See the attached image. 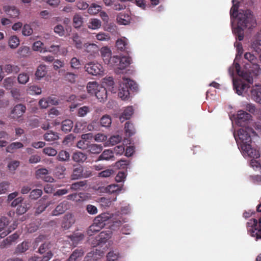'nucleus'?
Listing matches in <instances>:
<instances>
[{
	"label": "nucleus",
	"instance_id": "f257e3e1",
	"mask_svg": "<svg viewBox=\"0 0 261 261\" xmlns=\"http://www.w3.org/2000/svg\"><path fill=\"white\" fill-rule=\"evenodd\" d=\"M232 7L230 11L231 17V24L232 32L236 35L239 40L243 39V29H250L255 27L256 19L250 10H240L237 14L239 5L236 0H232Z\"/></svg>",
	"mask_w": 261,
	"mask_h": 261
},
{
	"label": "nucleus",
	"instance_id": "f03ea898",
	"mask_svg": "<svg viewBox=\"0 0 261 261\" xmlns=\"http://www.w3.org/2000/svg\"><path fill=\"white\" fill-rule=\"evenodd\" d=\"M254 132L251 128L245 127L240 128L233 136L243 155L245 158H258L260 153L252 145L251 134Z\"/></svg>",
	"mask_w": 261,
	"mask_h": 261
},
{
	"label": "nucleus",
	"instance_id": "7ed1b4c3",
	"mask_svg": "<svg viewBox=\"0 0 261 261\" xmlns=\"http://www.w3.org/2000/svg\"><path fill=\"white\" fill-rule=\"evenodd\" d=\"M128 88L136 91L138 89V85L134 81L123 77L120 82L118 92L119 97L122 100H126L129 97Z\"/></svg>",
	"mask_w": 261,
	"mask_h": 261
},
{
	"label": "nucleus",
	"instance_id": "20e7f679",
	"mask_svg": "<svg viewBox=\"0 0 261 261\" xmlns=\"http://www.w3.org/2000/svg\"><path fill=\"white\" fill-rule=\"evenodd\" d=\"M237 50L238 51L237 54L236 55V58L234 61L233 64L229 67L228 69V72L229 75L232 77L233 76L234 71H236L237 74L240 76L243 77L244 79H246V80L248 81L249 83H252L253 82V80L251 77L247 78L246 76L245 75V74L241 70V67L239 63H237L236 61L238 60L239 57H240L241 55L243 53V47H242V49H237Z\"/></svg>",
	"mask_w": 261,
	"mask_h": 261
},
{
	"label": "nucleus",
	"instance_id": "39448f33",
	"mask_svg": "<svg viewBox=\"0 0 261 261\" xmlns=\"http://www.w3.org/2000/svg\"><path fill=\"white\" fill-rule=\"evenodd\" d=\"M257 225V221L255 219H250L247 223L248 232L252 237H255L256 240L261 239V229H258Z\"/></svg>",
	"mask_w": 261,
	"mask_h": 261
},
{
	"label": "nucleus",
	"instance_id": "423d86ee",
	"mask_svg": "<svg viewBox=\"0 0 261 261\" xmlns=\"http://www.w3.org/2000/svg\"><path fill=\"white\" fill-rule=\"evenodd\" d=\"M86 71L93 75H102L103 73L102 66L97 63L91 62L86 65Z\"/></svg>",
	"mask_w": 261,
	"mask_h": 261
},
{
	"label": "nucleus",
	"instance_id": "0eeeda50",
	"mask_svg": "<svg viewBox=\"0 0 261 261\" xmlns=\"http://www.w3.org/2000/svg\"><path fill=\"white\" fill-rule=\"evenodd\" d=\"M33 49L35 51H39L40 52L49 51L56 53L59 51V46L58 45H51L47 48L46 46H44V44L42 42L37 41L34 43Z\"/></svg>",
	"mask_w": 261,
	"mask_h": 261
},
{
	"label": "nucleus",
	"instance_id": "6e6552de",
	"mask_svg": "<svg viewBox=\"0 0 261 261\" xmlns=\"http://www.w3.org/2000/svg\"><path fill=\"white\" fill-rule=\"evenodd\" d=\"M233 88L236 93L239 95H244L247 92L249 86L248 84L244 83L240 80L232 79Z\"/></svg>",
	"mask_w": 261,
	"mask_h": 261
},
{
	"label": "nucleus",
	"instance_id": "1a4fd4ad",
	"mask_svg": "<svg viewBox=\"0 0 261 261\" xmlns=\"http://www.w3.org/2000/svg\"><path fill=\"white\" fill-rule=\"evenodd\" d=\"M251 117V116L249 114L244 111L240 110L238 112L237 115L234 118L235 122L237 125L243 126L250 119Z\"/></svg>",
	"mask_w": 261,
	"mask_h": 261
},
{
	"label": "nucleus",
	"instance_id": "9d476101",
	"mask_svg": "<svg viewBox=\"0 0 261 261\" xmlns=\"http://www.w3.org/2000/svg\"><path fill=\"white\" fill-rule=\"evenodd\" d=\"M36 177L37 179H41L46 182H53L54 178L48 175V171L46 168H41L36 171Z\"/></svg>",
	"mask_w": 261,
	"mask_h": 261
},
{
	"label": "nucleus",
	"instance_id": "9b49d317",
	"mask_svg": "<svg viewBox=\"0 0 261 261\" xmlns=\"http://www.w3.org/2000/svg\"><path fill=\"white\" fill-rule=\"evenodd\" d=\"M26 107L22 104L16 105L12 110L11 114L13 119H18L21 117L25 113Z\"/></svg>",
	"mask_w": 261,
	"mask_h": 261
},
{
	"label": "nucleus",
	"instance_id": "f8f14e48",
	"mask_svg": "<svg viewBox=\"0 0 261 261\" xmlns=\"http://www.w3.org/2000/svg\"><path fill=\"white\" fill-rule=\"evenodd\" d=\"M251 98L259 103L261 104V86L255 85L251 90Z\"/></svg>",
	"mask_w": 261,
	"mask_h": 261
},
{
	"label": "nucleus",
	"instance_id": "ddd939ff",
	"mask_svg": "<svg viewBox=\"0 0 261 261\" xmlns=\"http://www.w3.org/2000/svg\"><path fill=\"white\" fill-rule=\"evenodd\" d=\"M67 198L75 202H81L88 200L89 196L87 194L84 193H75L68 195Z\"/></svg>",
	"mask_w": 261,
	"mask_h": 261
},
{
	"label": "nucleus",
	"instance_id": "4468645a",
	"mask_svg": "<svg viewBox=\"0 0 261 261\" xmlns=\"http://www.w3.org/2000/svg\"><path fill=\"white\" fill-rule=\"evenodd\" d=\"M111 218V215L109 213H102L97 216L94 220L95 224H99L101 227H104L108 221Z\"/></svg>",
	"mask_w": 261,
	"mask_h": 261
},
{
	"label": "nucleus",
	"instance_id": "2eb2a0df",
	"mask_svg": "<svg viewBox=\"0 0 261 261\" xmlns=\"http://www.w3.org/2000/svg\"><path fill=\"white\" fill-rule=\"evenodd\" d=\"M120 64L116 70V73L119 74L121 73V71L124 69L131 63V59L128 57H123L120 58Z\"/></svg>",
	"mask_w": 261,
	"mask_h": 261
},
{
	"label": "nucleus",
	"instance_id": "dca6fc26",
	"mask_svg": "<svg viewBox=\"0 0 261 261\" xmlns=\"http://www.w3.org/2000/svg\"><path fill=\"white\" fill-rule=\"evenodd\" d=\"M6 14L11 17L16 18L19 15V11L14 6H5L3 8Z\"/></svg>",
	"mask_w": 261,
	"mask_h": 261
},
{
	"label": "nucleus",
	"instance_id": "f3484780",
	"mask_svg": "<svg viewBox=\"0 0 261 261\" xmlns=\"http://www.w3.org/2000/svg\"><path fill=\"white\" fill-rule=\"evenodd\" d=\"M20 67L16 65L6 64L4 66V71L7 74H16L20 71Z\"/></svg>",
	"mask_w": 261,
	"mask_h": 261
},
{
	"label": "nucleus",
	"instance_id": "a211bd4d",
	"mask_svg": "<svg viewBox=\"0 0 261 261\" xmlns=\"http://www.w3.org/2000/svg\"><path fill=\"white\" fill-rule=\"evenodd\" d=\"M102 84L104 87L107 88L112 92L115 93L116 89L114 87V82L113 79L111 76L106 77L103 79Z\"/></svg>",
	"mask_w": 261,
	"mask_h": 261
},
{
	"label": "nucleus",
	"instance_id": "6ab92c4d",
	"mask_svg": "<svg viewBox=\"0 0 261 261\" xmlns=\"http://www.w3.org/2000/svg\"><path fill=\"white\" fill-rule=\"evenodd\" d=\"M19 237V234L17 232H15L13 234L9 236L6 239L4 240L0 245L1 248H5L7 246L11 244L12 243L15 242Z\"/></svg>",
	"mask_w": 261,
	"mask_h": 261
},
{
	"label": "nucleus",
	"instance_id": "aec40b11",
	"mask_svg": "<svg viewBox=\"0 0 261 261\" xmlns=\"http://www.w3.org/2000/svg\"><path fill=\"white\" fill-rule=\"evenodd\" d=\"M84 47L85 51L92 56L95 57L98 54L99 48L95 44H85Z\"/></svg>",
	"mask_w": 261,
	"mask_h": 261
},
{
	"label": "nucleus",
	"instance_id": "412c9836",
	"mask_svg": "<svg viewBox=\"0 0 261 261\" xmlns=\"http://www.w3.org/2000/svg\"><path fill=\"white\" fill-rule=\"evenodd\" d=\"M95 95L99 101H104L107 98V91L106 88L102 86L98 87L97 91L95 92Z\"/></svg>",
	"mask_w": 261,
	"mask_h": 261
},
{
	"label": "nucleus",
	"instance_id": "4be33fe9",
	"mask_svg": "<svg viewBox=\"0 0 261 261\" xmlns=\"http://www.w3.org/2000/svg\"><path fill=\"white\" fill-rule=\"evenodd\" d=\"M68 239L70 240V241L68 240V241H69V243H70V241H71L72 245L75 246L80 241L83 240L84 235L81 232H77L71 236H68Z\"/></svg>",
	"mask_w": 261,
	"mask_h": 261
},
{
	"label": "nucleus",
	"instance_id": "5701e85b",
	"mask_svg": "<svg viewBox=\"0 0 261 261\" xmlns=\"http://www.w3.org/2000/svg\"><path fill=\"white\" fill-rule=\"evenodd\" d=\"M100 51L104 62L106 64L109 62V60L112 57V51L110 48L107 46H104L101 47Z\"/></svg>",
	"mask_w": 261,
	"mask_h": 261
},
{
	"label": "nucleus",
	"instance_id": "b1692460",
	"mask_svg": "<svg viewBox=\"0 0 261 261\" xmlns=\"http://www.w3.org/2000/svg\"><path fill=\"white\" fill-rule=\"evenodd\" d=\"M114 158V152L111 149H106L99 156L98 161L106 160L109 161Z\"/></svg>",
	"mask_w": 261,
	"mask_h": 261
},
{
	"label": "nucleus",
	"instance_id": "393cba45",
	"mask_svg": "<svg viewBox=\"0 0 261 261\" xmlns=\"http://www.w3.org/2000/svg\"><path fill=\"white\" fill-rule=\"evenodd\" d=\"M122 140V137L119 135H113L111 136L108 141L105 143V146H110L115 145L120 142Z\"/></svg>",
	"mask_w": 261,
	"mask_h": 261
},
{
	"label": "nucleus",
	"instance_id": "a878e982",
	"mask_svg": "<svg viewBox=\"0 0 261 261\" xmlns=\"http://www.w3.org/2000/svg\"><path fill=\"white\" fill-rule=\"evenodd\" d=\"M134 112L132 107H126L124 110L122 115L120 116L119 119L121 122L127 120L130 118Z\"/></svg>",
	"mask_w": 261,
	"mask_h": 261
},
{
	"label": "nucleus",
	"instance_id": "bb28decb",
	"mask_svg": "<svg viewBox=\"0 0 261 261\" xmlns=\"http://www.w3.org/2000/svg\"><path fill=\"white\" fill-rule=\"evenodd\" d=\"M117 20L120 24L126 25L129 23L130 17L128 14L121 13L117 16Z\"/></svg>",
	"mask_w": 261,
	"mask_h": 261
},
{
	"label": "nucleus",
	"instance_id": "cd10ccee",
	"mask_svg": "<svg viewBox=\"0 0 261 261\" xmlns=\"http://www.w3.org/2000/svg\"><path fill=\"white\" fill-rule=\"evenodd\" d=\"M23 147V144L20 142H13L9 144L6 148V152L13 153L16 150Z\"/></svg>",
	"mask_w": 261,
	"mask_h": 261
},
{
	"label": "nucleus",
	"instance_id": "c85d7f7f",
	"mask_svg": "<svg viewBox=\"0 0 261 261\" xmlns=\"http://www.w3.org/2000/svg\"><path fill=\"white\" fill-rule=\"evenodd\" d=\"M83 167L81 166L74 167L71 175V179L76 180L82 178Z\"/></svg>",
	"mask_w": 261,
	"mask_h": 261
},
{
	"label": "nucleus",
	"instance_id": "c756f323",
	"mask_svg": "<svg viewBox=\"0 0 261 261\" xmlns=\"http://www.w3.org/2000/svg\"><path fill=\"white\" fill-rule=\"evenodd\" d=\"M101 26V21L97 18H91L89 20L88 27L92 30H96L99 29Z\"/></svg>",
	"mask_w": 261,
	"mask_h": 261
},
{
	"label": "nucleus",
	"instance_id": "7c9ffc66",
	"mask_svg": "<svg viewBox=\"0 0 261 261\" xmlns=\"http://www.w3.org/2000/svg\"><path fill=\"white\" fill-rule=\"evenodd\" d=\"M38 204L39 205L35 211V215H38L43 212L50 205V202L45 203L44 200L41 199L39 201Z\"/></svg>",
	"mask_w": 261,
	"mask_h": 261
},
{
	"label": "nucleus",
	"instance_id": "2f4dec72",
	"mask_svg": "<svg viewBox=\"0 0 261 261\" xmlns=\"http://www.w3.org/2000/svg\"><path fill=\"white\" fill-rule=\"evenodd\" d=\"M47 73L46 67L45 65H40L39 66L35 72L36 77L39 80L44 77Z\"/></svg>",
	"mask_w": 261,
	"mask_h": 261
},
{
	"label": "nucleus",
	"instance_id": "473e14b6",
	"mask_svg": "<svg viewBox=\"0 0 261 261\" xmlns=\"http://www.w3.org/2000/svg\"><path fill=\"white\" fill-rule=\"evenodd\" d=\"M116 45L117 48L120 50H124L127 48V39L125 37L118 39L116 42Z\"/></svg>",
	"mask_w": 261,
	"mask_h": 261
},
{
	"label": "nucleus",
	"instance_id": "72a5a7b5",
	"mask_svg": "<svg viewBox=\"0 0 261 261\" xmlns=\"http://www.w3.org/2000/svg\"><path fill=\"white\" fill-rule=\"evenodd\" d=\"M72 159L76 162H84L87 159V155L81 152H75L72 155Z\"/></svg>",
	"mask_w": 261,
	"mask_h": 261
},
{
	"label": "nucleus",
	"instance_id": "f704fd0d",
	"mask_svg": "<svg viewBox=\"0 0 261 261\" xmlns=\"http://www.w3.org/2000/svg\"><path fill=\"white\" fill-rule=\"evenodd\" d=\"M103 227H101V225L99 224H95V222L94 221L93 223L89 227L87 230V233L89 236H92L94 233L100 231Z\"/></svg>",
	"mask_w": 261,
	"mask_h": 261
},
{
	"label": "nucleus",
	"instance_id": "c9c22d12",
	"mask_svg": "<svg viewBox=\"0 0 261 261\" xmlns=\"http://www.w3.org/2000/svg\"><path fill=\"white\" fill-rule=\"evenodd\" d=\"M14 77H6L3 81V86L7 90H11L14 85Z\"/></svg>",
	"mask_w": 261,
	"mask_h": 261
},
{
	"label": "nucleus",
	"instance_id": "e433bc0d",
	"mask_svg": "<svg viewBox=\"0 0 261 261\" xmlns=\"http://www.w3.org/2000/svg\"><path fill=\"white\" fill-rule=\"evenodd\" d=\"M65 212V203L64 202H62L58 205L56 208L53 211V215L54 216H58L64 214Z\"/></svg>",
	"mask_w": 261,
	"mask_h": 261
},
{
	"label": "nucleus",
	"instance_id": "4c0bfd02",
	"mask_svg": "<svg viewBox=\"0 0 261 261\" xmlns=\"http://www.w3.org/2000/svg\"><path fill=\"white\" fill-rule=\"evenodd\" d=\"M101 7L95 4H92L88 9V12L89 14L94 15L100 12Z\"/></svg>",
	"mask_w": 261,
	"mask_h": 261
},
{
	"label": "nucleus",
	"instance_id": "58836bf2",
	"mask_svg": "<svg viewBox=\"0 0 261 261\" xmlns=\"http://www.w3.org/2000/svg\"><path fill=\"white\" fill-rule=\"evenodd\" d=\"M100 125L102 127H108L112 123V119L109 115H103L100 120Z\"/></svg>",
	"mask_w": 261,
	"mask_h": 261
},
{
	"label": "nucleus",
	"instance_id": "ea45409f",
	"mask_svg": "<svg viewBox=\"0 0 261 261\" xmlns=\"http://www.w3.org/2000/svg\"><path fill=\"white\" fill-rule=\"evenodd\" d=\"M120 58L117 56H114L112 57L109 60V62H107L106 64L109 65L110 66L114 67L115 68V72L117 69L119 64H120Z\"/></svg>",
	"mask_w": 261,
	"mask_h": 261
},
{
	"label": "nucleus",
	"instance_id": "a19ab883",
	"mask_svg": "<svg viewBox=\"0 0 261 261\" xmlns=\"http://www.w3.org/2000/svg\"><path fill=\"white\" fill-rule=\"evenodd\" d=\"M29 248V243L27 241H24L21 244H19L16 248L15 252L17 253H23L28 250Z\"/></svg>",
	"mask_w": 261,
	"mask_h": 261
},
{
	"label": "nucleus",
	"instance_id": "79ce46f5",
	"mask_svg": "<svg viewBox=\"0 0 261 261\" xmlns=\"http://www.w3.org/2000/svg\"><path fill=\"white\" fill-rule=\"evenodd\" d=\"M84 254V251L81 249L75 250L68 259V261H75L79 258L82 257Z\"/></svg>",
	"mask_w": 261,
	"mask_h": 261
},
{
	"label": "nucleus",
	"instance_id": "37998d69",
	"mask_svg": "<svg viewBox=\"0 0 261 261\" xmlns=\"http://www.w3.org/2000/svg\"><path fill=\"white\" fill-rule=\"evenodd\" d=\"M89 151L93 154H98L102 150V146L101 145L92 144L88 147Z\"/></svg>",
	"mask_w": 261,
	"mask_h": 261
},
{
	"label": "nucleus",
	"instance_id": "c03bdc74",
	"mask_svg": "<svg viewBox=\"0 0 261 261\" xmlns=\"http://www.w3.org/2000/svg\"><path fill=\"white\" fill-rule=\"evenodd\" d=\"M51 242L49 241H45L42 243L38 249V252L42 254L49 250L51 248Z\"/></svg>",
	"mask_w": 261,
	"mask_h": 261
},
{
	"label": "nucleus",
	"instance_id": "a18cd8bd",
	"mask_svg": "<svg viewBox=\"0 0 261 261\" xmlns=\"http://www.w3.org/2000/svg\"><path fill=\"white\" fill-rule=\"evenodd\" d=\"M100 86L95 82H89L87 86V91L89 93H94L95 94V92L97 91L98 87H100Z\"/></svg>",
	"mask_w": 261,
	"mask_h": 261
},
{
	"label": "nucleus",
	"instance_id": "49530a36",
	"mask_svg": "<svg viewBox=\"0 0 261 261\" xmlns=\"http://www.w3.org/2000/svg\"><path fill=\"white\" fill-rule=\"evenodd\" d=\"M123 185L112 184L107 187V190L108 192L112 193L121 191L122 189Z\"/></svg>",
	"mask_w": 261,
	"mask_h": 261
},
{
	"label": "nucleus",
	"instance_id": "de8ad7c7",
	"mask_svg": "<svg viewBox=\"0 0 261 261\" xmlns=\"http://www.w3.org/2000/svg\"><path fill=\"white\" fill-rule=\"evenodd\" d=\"M59 137L57 133L53 132L47 133L44 135V139L47 141H52L56 140L58 139Z\"/></svg>",
	"mask_w": 261,
	"mask_h": 261
},
{
	"label": "nucleus",
	"instance_id": "09e8293b",
	"mask_svg": "<svg viewBox=\"0 0 261 261\" xmlns=\"http://www.w3.org/2000/svg\"><path fill=\"white\" fill-rule=\"evenodd\" d=\"M19 44V38L16 36H13L10 37L9 41V45L11 48H15Z\"/></svg>",
	"mask_w": 261,
	"mask_h": 261
},
{
	"label": "nucleus",
	"instance_id": "8fccbe9b",
	"mask_svg": "<svg viewBox=\"0 0 261 261\" xmlns=\"http://www.w3.org/2000/svg\"><path fill=\"white\" fill-rule=\"evenodd\" d=\"M82 17L79 14H75L73 18V25L75 28H80L83 24Z\"/></svg>",
	"mask_w": 261,
	"mask_h": 261
},
{
	"label": "nucleus",
	"instance_id": "3c124183",
	"mask_svg": "<svg viewBox=\"0 0 261 261\" xmlns=\"http://www.w3.org/2000/svg\"><path fill=\"white\" fill-rule=\"evenodd\" d=\"M18 82L21 84H25L29 80V76L27 73H20L17 77Z\"/></svg>",
	"mask_w": 261,
	"mask_h": 261
},
{
	"label": "nucleus",
	"instance_id": "603ef678",
	"mask_svg": "<svg viewBox=\"0 0 261 261\" xmlns=\"http://www.w3.org/2000/svg\"><path fill=\"white\" fill-rule=\"evenodd\" d=\"M87 184L86 180L75 182L71 185V188L74 190H81Z\"/></svg>",
	"mask_w": 261,
	"mask_h": 261
},
{
	"label": "nucleus",
	"instance_id": "864d4df0",
	"mask_svg": "<svg viewBox=\"0 0 261 261\" xmlns=\"http://www.w3.org/2000/svg\"><path fill=\"white\" fill-rule=\"evenodd\" d=\"M42 194V191L41 189H36L32 190L30 194V197L32 199H37Z\"/></svg>",
	"mask_w": 261,
	"mask_h": 261
},
{
	"label": "nucleus",
	"instance_id": "5fc2aeb1",
	"mask_svg": "<svg viewBox=\"0 0 261 261\" xmlns=\"http://www.w3.org/2000/svg\"><path fill=\"white\" fill-rule=\"evenodd\" d=\"M251 48L255 52L259 53L261 51V40H255L251 44Z\"/></svg>",
	"mask_w": 261,
	"mask_h": 261
},
{
	"label": "nucleus",
	"instance_id": "6e6d98bb",
	"mask_svg": "<svg viewBox=\"0 0 261 261\" xmlns=\"http://www.w3.org/2000/svg\"><path fill=\"white\" fill-rule=\"evenodd\" d=\"M96 38L100 41H108L110 39V36L103 32H100L96 34Z\"/></svg>",
	"mask_w": 261,
	"mask_h": 261
},
{
	"label": "nucleus",
	"instance_id": "4d7b16f0",
	"mask_svg": "<svg viewBox=\"0 0 261 261\" xmlns=\"http://www.w3.org/2000/svg\"><path fill=\"white\" fill-rule=\"evenodd\" d=\"M124 128L126 133H127L129 136L133 135L135 133V129L133 124L129 122H126L125 124Z\"/></svg>",
	"mask_w": 261,
	"mask_h": 261
},
{
	"label": "nucleus",
	"instance_id": "13d9d810",
	"mask_svg": "<svg viewBox=\"0 0 261 261\" xmlns=\"http://www.w3.org/2000/svg\"><path fill=\"white\" fill-rule=\"evenodd\" d=\"M107 257L108 261H115L119 257V253L117 251H112L108 253Z\"/></svg>",
	"mask_w": 261,
	"mask_h": 261
},
{
	"label": "nucleus",
	"instance_id": "bf43d9fd",
	"mask_svg": "<svg viewBox=\"0 0 261 261\" xmlns=\"http://www.w3.org/2000/svg\"><path fill=\"white\" fill-rule=\"evenodd\" d=\"M77 75L75 73L68 72L66 73V82L70 84H74L76 82Z\"/></svg>",
	"mask_w": 261,
	"mask_h": 261
},
{
	"label": "nucleus",
	"instance_id": "052dcab7",
	"mask_svg": "<svg viewBox=\"0 0 261 261\" xmlns=\"http://www.w3.org/2000/svg\"><path fill=\"white\" fill-rule=\"evenodd\" d=\"M72 39L77 48H81L82 47V43L81 39L76 34L73 35Z\"/></svg>",
	"mask_w": 261,
	"mask_h": 261
},
{
	"label": "nucleus",
	"instance_id": "680f3d73",
	"mask_svg": "<svg viewBox=\"0 0 261 261\" xmlns=\"http://www.w3.org/2000/svg\"><path fill=\"white\" fill-rule=\"evenodd\" d=\"M114 174L113 169H107L98 173V176L100 177H109Z\"/></svg>",
	"mask_w": 261,
	"mask_h": 261
},
{
	"label": "nucleus",
	"instance_id": "e2e57ef3",
	"mask_svg": "<svg viewBox=\"0 0 261 261\" xmlns=\"http://www.w3.org/2000/svg\"><path fill=\"white\" fill-rule=\"evenodd\" d=\"M98 202L100 203L101 206L108 207L111 205L112 200L110 198L101 197L99 199Z\"/></svg>",
	"mask_w": 261,
	"mask_h": 261
},
{
	"label": "nucleus",
	"instance_id": "0e129e2a",
	"mask_svg": "<svg viewBox=\"0 0 261 261\" xmlns=\"http://www.w3.org/2000/svg\"><path fill=\"white\" fill-rule=\"evenodd\" d=\"M9 220L5 217H2L0 219V231L5 229V228L9 225Z\"/></svg>",
	"mask_w": 261,
	"mask_h": 261
},
{
	"label": "nucleus",
	"instance_id": "69168bd1",
	"mask_svg": "<svg viewBox=\"0 0 261 261\" xmlns=\"http://www.w3.org/2000/svg\"><path fill=\"white\" fill-rule=\"evenodd\" d=\"M111 230H109L106 231H102L101 232H100L99 235L100 240H101V241H105V240H107L109 239L110 238H111Z\"/></svg>",
	"mask_w": 261,
	"mask_h": 261
},
{
	"label": "nucleus",
	"instance_id": "338daca9",
	"mask_svg": "<svg viewBox=\"0 0 261 261\" xmlns=\"http://www.w3.org/2000/svg\"><path fill=\"white\" fill-rule=\"evenodd\" d=\"M252 158V159L250 163V166L255 170L258 171H261V166L260 164L255 160L256 158Z\"/></svg>",
	"mask_w": 261,
	"mask_h": 261
},
{
	"label": "nucleus",
	"instance_id": "774afa93",
	"mask_svg": "<svg viewBox=\"0 0 261 261\" xmlns=\"http://www.w3.org/2000/svg\"><path fill=\"white\" fill-rule=\"evenodd\" d=\"M245 59L248 60L252 64V63L257 62L256 57L250 53H246L244 55Z\"/></svg>",
	"mask_w": 261,
	"mask_h": 261
}]
</instances>
